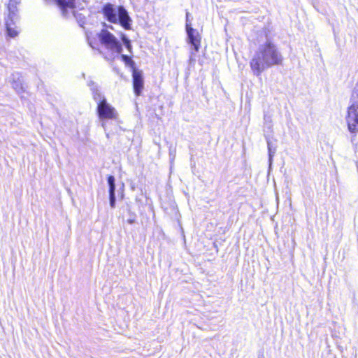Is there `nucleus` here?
<instances>
[{"instance_id": "1", "label": "nucleus", "mask_w": 358, "mask_h": 358, "mask_svg": "<svg viewBox=\"0 0 358 358\" xmlns=\"http://www.w3.org/2000/svg\"><path fill=\"white\" fill-rule=\"evenodd\" d=\"M283 57L276 45L271 41L259 45L251 61L250 67L256 76L266 69L282 64Z\"/></svg>"}, {"instance_id": "2", "label": "nucleus", "mask_w": 358, "mask_h": 358, "mask_svg": "<svg viewBox=\"0 0 358 358\" xmlns=\"http://www.w3.org/2000/svg\"><path fill=\"white\" fill-rule=\"evenodd\" d=\"M103 13L110 22L117 23L119 22L125 29H131V20L123 6H118L116 8L111 3H106L103 8Z\"/></svg>"}, {"instance_id": "3", "label": "nucleus", "mask_w": 358, "mask_h": 358, "mask_svg": "<svg viewBox=\"0 0 358 358\" xmlns=\"http://www.w3.org/2000/svg\"><path fill=\"white\" fill-rule=\"evenodd\" d=\"M57 3L64 17H74L80 26L85 22L84 16L77 13V10L84 9L85 2H79L78 0H57Z\"/></svg>"}, {"instance_id": "4", "label": "nucleus", "mask_w": 358, "mask_h": 358, "mask_svg": "<svg viewBox=\"0 0 358 358\" xmlns=\"http://www.w3.org/2000/svg\"><path fill=\"white\" fill-rule=\"evenodd\" d=\"M100 43L112 53L120 54L122 51L120 41L107 29H103L98 34Z\"/></svg>"}, {"instance_id": "5", "label": "nucleus", "mask_w": 358, "mask_h": 358, "mask_svg": "<svg viewBox=\"0 0 358 358\" xmlns=\"http://www.w3.org/2000/svg\"><path fill=\"white\" fill-rule=\"evenodd\" d=\"M186 31L187 34V41L188 43L192 45L194 48V52L191 51V56L189 58V62L192 63L195 61V58L194 55L196 52H197L200 48L201 45V36L199 32L192 27L191 23H187L186 24Z\"/></svg>"}, {"instance_id": "6", "label": "nucleus", "mask_w": 358, "mask_h": 358, "mask_svg": "<svg viewBox=\"0 0 358 358\" xmlns=\"http://www.w3.org/2000/svg\"><path fill=\"white\" fill-rule=\"evenodd\" d=\"M13 5L10 6V11L7 18L6 19V27L8 35L11 38H15L18 35V29L17 22L18 20L17 10L15 8H12Z\"/></svg>"}, {"instance_id": "7", "label": "nucleus", "mask_w": 358, "mask_h": 358, "mask_svg": "<svg viewBox=\"0 0 358 358\" xmlns=\"http://www.w3.org/2000/svg\"><path fill=\"white\" fill-rule=\"evenodd\" d=\"M8 83H10L13 90L18 94H21L24 92V89L22 85V78L20 73H13L8 78Z\"/></svg>"}, {"instance_id": "8", "label": "nucleus", "mask_w": 358, "mask_h": 358, "mask_svg": "<svg viewBox=\"0 0 358 358\" xmlns=\"http://www.w3.org/2000/svg\"><path fill=\"white\" fill-rule=\"evenodd\" d=\"M132 77L134 92L136 95L138 96L140 95L143 87V79L142 73L136 69H134Z\"/></svg>"}, {"instance_id": "9", "label": "nucleus", "mask_w": 358, "mask_h": 358, "mask_svg": "<svg viewBox=\"0 0 358 358\" xmlns=\"http://www.w3.org/2000/svg\"><path fill=\"white\" fill-rule=\"evenodd\" d=\"M346 120L349 131L352 133L358 132V113H348Z\"/></svg>"}, {"instance_id": "10", "label": "nucleus", "mask_w": 358, "mask_h": 358, "mask_svg": "<svg viewBox=\"0 0 358 358\" xmlns=\"http://www.w3.org/2000/svg\"><path fill=\"white\" fill-rule=\"evenodd\" d=\"M350 103L348 112H358V84L352 92Z\"/></svg>"}, {"instance_id": "11", "label": "nucleus", "mask_w": 358, "mask_h": 358, "mask_svg": "<svg viewBox=\"0 0 358 358\" xmlns=\"http://www.w3.org/2000/svg\"><path fill=\"white\" fill-rule=\"evenodd\" d=\"M97 112H113V108L106 102L105 99H103L102 100L99 99V102L97 105Z\"/></svg>"}, {"instance_id": "12", "label": "nucleus", "mask_w": 358, "mask_h": 358, "mask_svg": "<svg viewBox=\"0 0 358 358\" xmlns=\"http://www.w3.org/2000/svg\"><path fill=\"white\" fill-rule=\"evenodd\" d=\"M99 120L102 122V126L105 127L106 122L116 118L115 113H99Z\"/></svg>"}, {"instance_id": "13", "label": "nucleus", "mask_w": 358, "mask_h": 358, "mask_svg": "<svg viewBox=\"0 0 358 358\" xmlns=\"http://www.w3.org/2000/svg\"><path fill=\"white\" fill-rule=\"evenodd\" d=\"M120 38L122 39L124 45L129 52H131L132 46L130 40L126 36V35L122 32L119 34Z\"/></svg>"}, {"instance_id": "14", "label": "nucleus", "mask_w": 358, "mask_h": 358, "mask_svg": "<svg viewBox=\"0 0 358 358\" xmlns=\"http://www.w3.org/2000/svg\"><path fill=\"white\" fill-rule=\"evenodd\" d=\"M121 58L127 66L134 69L135 64L131 57L125 55H122Z\"/></svg>"}, {"instance_id": "15", "label": "nucleus", "mask_w": 358, "mask_h": 358, "mask_svg": "<svg viewBox=\"0 0 358 358\" xmlns=\"http://www.w3.org/2000/svg\"><path fill=\"white\" fill-rule=\"evenodd\" d=\"M267 145H268V155H269V162H270V164L271 163V161H272V158L275 154V150H272L271 148V143L270 142H267Z\"/></svg>"}, {"instance_id": "16", "label": "nucleus", "mask_w": 358, "mask_h": 358, "mask_svg": "<svg viewBox=\"0 0 358 358\" xmlns=\"http://www.w3.org/2000/svg\"><path fill=\"white\" fill-rule=\"evenodd\" d=\"M20 0H10V2H9L8 6V11H10V6L11 4L13 5L12 8L13 9L14 8H15V9L17 10L16 4L20 3Z\"/></svg>"}, {"instance_id": "17", "label": "nucleus", "mask_w": 358, "mask_h": 358, "mask_svg": "<svg viewBox=\"0 0 358 358\" xmlns=\"http://www.w3.org/2000/svg\"><path fill=\"white\" fill-rule=\"evenodd\" d=\"M110 196V206L114 208L115 206V194H109Z\"/></svg>"}, {"instance_id": "18", "label": "nucleus", "mask_w": 358, "mask_h": 358, "mask_svg": "<svg viewBox=\"0 0 358 358\" xmlns=\"http://www.w3.org/2000/svg\"><path fill=\"white\" fill-rule=\"evenodd\" d=\"M115 178L113 176H110L108 178V182L109 186L115 185Z\"/></svg>"}, {"instance_id": "19", "label": "nucleus", "mask_w": 358, "mask_h": 358, "mask_svg": "<svg viewBox=\"0 0 358 358\" xmlns=\"http://www.w3.org/2000/svg\"><path fill=\"white\" fill-rule=\"evenodd\" d=\"M115 185L109 186V194H115Z\"/></svg>"}, {"instance_id": "20", "label": "nucleus", "mask_w": 358, "mask_h": 358, "mask_svg": "<svg viewBox=\"0 0 358 358\" xmlns=\"http://www.w3.org/2000/svg\"><path fill=\"white\" fill-rule=\"evenodd\" d=\"M87 41H88V43L89 45L93 48V49H95L96 48V46L94 45V44L93 43V42L90 39V38L88 37L87 38Z\"/></svg>"}, {"instance_id": "21", "label": "nucleus", "mask_w": 358, "mask_h": 358, "mask_svg": "<svg viewBox=\"0 0 358 358\" xmlns=\"http://www.w3.org/2000/svg\"><path fill=\"white\" fill-rule=\"evenodd\" d=\"M189 17H190V14L188 12H187V13H186V24L191 23Z\"/></svg>"}, {"instance_id": "22", "label": "nucleus", "mask_w": 358, "mask_h": 358, "mask_svg": "<svg viewBox=\"0 0 358 358\" xmlns=\"http://www.w3.org/2000/svg\"><path fill=\"white\" fill-rule=\"evenodd\" d=\"M91 90H93V91L96 90V91H97V89H96V88H95V87H92V88H91ZM96 95H98L99 96H100V94H98V93H97V92H96V94H94V97H95V98H96Z\"/></svg>"}, {"instance_id": "23", "label": "nucleus", "mask_w": 358, "mask_h": 358, "mask_svg": "<svg viewBox=\"0 0 358 358\" xmlns=\"http://www.w3.org/2000/svg\"><path fill=\"white\" fill-rule=\"evenodd\" d=\"M106 28H109V29H113V26H110H110H106Z\"/></svg>"}, {"instance_id": "24", "label": "nucleus", "mask_w": 358, "mask_h": 358, "mask_svg": "<svg viewBox=\"0 0 358 358\" xmlns=\"http://www.w3.org/2000/svg\"><path fill=\"white\" fill-rule=\"evenodd\" d=\"M128 222L129 224H132L134 222V220H128Z\"/></svg>"}, {"instance_id": "25", "label": "nucleus", "mask_w": 358, "mask_h": 358, "mask_svg": "<svg viewBox=\"0 0 358 358\" xmlns=\"http://www.w3.org/2000/svg\"><path fill=\"white\" fill-rule=\"evenodd\" d=\"M94 83H93V82H90V83H89V85H90V86H91V85L94 86Z\"/></svg>"}, {"instance_id": "26", "label": "nucleus", "mask_w": 358, "mask_h": 358, "mask_svg": "<svg viewBox=\"0 0 358 358\" xmlns=\"http://www.w3.org/2000/svg\"><path fill=\"white\" fill-rule=\"evenodd\" d=\"M259 358H264V357H259Z\"/></svg>"}]
</instances>
